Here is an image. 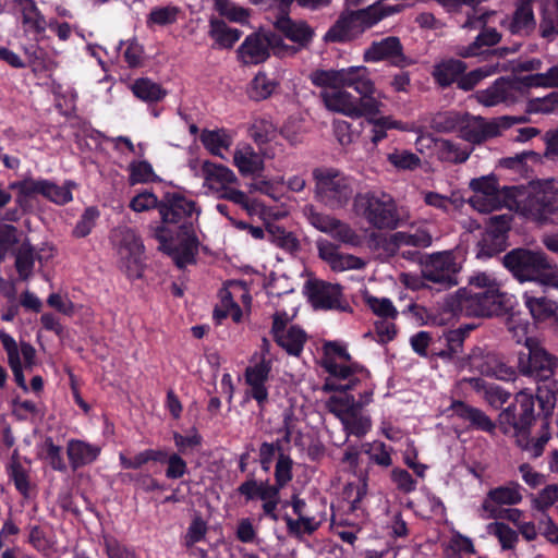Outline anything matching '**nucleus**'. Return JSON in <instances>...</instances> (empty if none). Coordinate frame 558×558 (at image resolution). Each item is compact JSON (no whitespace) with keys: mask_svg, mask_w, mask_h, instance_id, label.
<instances>
[{"mask_svg":"<svg viewBox=\"0 0 558 558\" xmlns=\"http://www.w3.org/2000/svg\"><path fill=\"white\" fill-rule=\"evenodd\" d=\"M508 294L497 278L486 271L473 274L468 287L460 288L450 299L451 311L469 317H492L506 308Z\"/></svg>","mask_w":558,"mask_h":558,"instance_id":"f257e3e1","label":"nucleus"},{"mask_svg":"<svg viewBox=\"0 0 558 558\" xmlns=\"http://www.w3.org/2000/svg\"><path fill=\"white\" fill-rule=\"evenodd\" d=\"M502 265L520 283L535 282L543 288L558 287L555 267L541 250L512 248L502 256Z\"/></svg>","mask_w":558,"mask_h":558,"instance_id":"f03ea898","label":"nucleus"},{"mask_svg":"<svg viewBox=\"0 0 558 558\" xmlns=\"http://www.w3.org/2000/svg\"><path fill=\"white\" fill-rule=\"evenodd\" d=\"M508 208L527 220L546 223L558 214V190L551 184H538L526 190L514 186L506 191Z\"/></svg>","mask_w":558,"mask_h":558,"instance_id":"7ed1b4c3","label":"nucleus"},{"mask_svg":"<svg viewBox=\"0 0 558 558\" xmlns=\"http://www.w3.org/2000/svg\"><path fill=\"white\" fill-rule=\"evenodd\" d=\"M353 211L376 230H396L403 222L393 196L380 190L356 194Z\"/></svg>","mask_w":558,"mask_h":558,"instance_id":"20e7f679","label":"nucleus"},{"mask_svg":"<svg viewBox=\"0 0 558 558\" xmlns=\"http://www.w3.org/2000/svg\"><path fill=\"white\" fill-rule=\"evenodd\" d=\"M315 197L330 209L345 207L353 197V185L349 177L333 168H316Z\"/></svg>","mask_w":558,"mask_h":558,"instance_id":"39448f33","label":"nucleus"},{"mask_svg":"<svg viewBox=\"0 0 558 558\" xmlns=\"http://www.w3.org/2000/svg\"><path fill=\"white\" fill-rule=\"evenodd\" d=\"M519 412L520 433L517 435V445L527 458H538L550 438L548 423H543L537 436L530 437L529 429L535 421L534 398L526 393H519L515 397Z\"/></svg>","mask_w":558,"mask_h":558,"instance_id":"423d86ee","label":"nucleus"},{"mask_svg":"<svg viewBox=\"0 0 558 558\" xmlns=\"http://www.w3.org/2000/svg\"><path fill=\"white\" fill-rule=\"evenodd\" d=\"M269 49L275 54H293L298 51L294 47H288L282 39L274 33H256L247 36L239 47V56L245 64H258L269 57Z\"/></svg>","mask_w":558,"mask_h":558,"instance_id":"0eeeda50","label":"nucleus"},{"mask_svg":"<svg viewBox=\"0 0 558 558\" xmlns=\"http://www.w3.org/2000/svg\"><path fill=\"white\" fill-rule=\"evenodd\" d=\"M326 407L341 421L344 430L350 435L362 437L372 426L371 417L363 413L361 404H355L353 396H331Z\"/></svg>","mask_w":558,"mask_h":558,"instance_id":"6e6552de","label":"nucleus"},{"mask_svg":"<svg viewBox=\"0 0 558 558\" xmlns=\"http://www.w3.org/2000/svg\"><path fill=\"white\" fill-rule=\"evenodd\" d=\"M525 349L526 352L519 355L520 373L539 380L551 377L558 366V357L547 352L535 338H526Z\"/></svg>","mask_w":558,"mask_h":558,"instance_id":"1a4fd4ad","label":"nucleus"},{"mask_svg":"<svg viewBox=\"0 0 558 558\" xmlns=\"http://www.w3.org/2000/svg\"><path fill=\"white\" fill-rule=\"evenodd\" d=\"M524 117H501L486 120L480 116L464 114L460 136L472 144H482L500 135L501 129H508L514 123L524 122Z\"/></svg>","mask_w":558,"mask_h":558,"instance_id":"9d476101","label":"nucleus"},{"mask_svg":"<svg viewBox=\"0 0 558 558\" xmlns=\"http://www.w3.org/2000/svg\"><path fill=\"white\" fill-rule=\"evenodd\" d=\"M154 236L159 241V248L171 256L179 268L194 264L198 253V239L193 231L180 232L175 242L169 241V233L165 226H159L154 231Z\"/></svg>","mask_w":558,"mask_h":558,"instance_id":"9b49d317","label":"nucleus"},{"mask_svg":"<svg viewBox=\"0 0 558 558\" xmlns=\"http://www.w3.org/2000/svg\"><path fill=\"white\" fill-rule=\"evenodd\" d=\"M460 369H470L485 376L508 379L513 375L511 367L494 351L476 347L466 356L457 361Z\"/></svg>","mask_w":558,"mask_h":558,"instance_id":"f8f14e48","label":"nucleus"},{"mask_svg":"<svg viewBox=\"0 0 558 558\" xmlns=\"http://www.w3.org/2000/svg\"><path fill=\"white\" fill-rule=\"evenodd\" d=\"M461 270V264L451 251L437 252L429 255L422 275L427 281L440 286L441 289H449L458 286L457 274Z\"/></svg>","mask_w":558,"mask_h":558,"instance_id":"ddd939ff","label":"nucleus"},{"mask_svg":"<svg viewBox=\"0 0 558 558\" xmlns=\"http://www.w3.org/2000/svg\"><path fill=\"white\" fill-rule=\"evenodd\" d=\"M470 186L474 195L470 198L472 207L480 213H488L499 207L508 208V197L506 191L514 186H504L499 189L495 177H482L473 179Z\"/></svg>","mask_w":558,"mask_h":558,"instance_id":"4468645a","label":"nucleus"},{"mask_svg":"<svg viewBox=\"0 0 558 558\" xmlns=\"http://www.w3.org/2000/svg\"><path fill=\"white\" fill-rule=\"evenodd\" d=\"M159 214L165 225H178L181 232L193 231L192 220L199 215L196 203L180 194H167L159 205Z\"/></svg>","mask_w":558,"mask_h":558,"instance_id":"2eb2a0df","label":"nucleus"},{"mask_svg":"<svg viewBox=\"0 0 558 558\" xmlns=\"http://www.w3.org/2000/svg\"><path fill=\"white\" fill-rule=\"evenodd\" d=\"M369 242L375 248L383 247L386 251H393L405 246L425 248L432 245L433 235L424 227H411L407 231H398L389 236L373 232L369 235Z\"/></svg>","mask_w":558,"mask_h":558,"instance_id":"dca6fc26","label":"nucleus"},{"mask_svg":"<svg viewBox=\"0 0 558 558\" xmlns=\"http://www.w3.org/2000/svg\"><path fill=\"white\" fill-rule=\"evenodd\" d=\"M363 59L366 62L388 61L397 68H405L413 61L403 53V47L400 39L396 36H389L378 41H373L364 51Z\"/></svg>","mask_w":558,"mask_h":558,"instance_id":"f3484780","label":"nucleus"},{"mask_svg":"<svg viewBox=\"0 0 558 558\" xmlns=\"http://www.w3.org/2000/svg\"><path fill=\"white\" fill-rule=\"evenodd\" d=\"M521 96L519 82L500 77L486 89L476 92L475 99L485 107H494L499 104H514Z\"/></svg>","mask_w":558,"mask_h":558,"instance_id":"a211bd4d","label":"nucleus"},{"mask_svg":"<svg viewBox=\"0 0 558 558\" xmlns=\"http://www.w3.org/2000/svg\"><path fill=\"white\" fill-rule=\"evenodd\" d=\"M308 299L315 308L341 310V288L339 284H331L322 280H314L307 283Z\"/></svg>","mask_w":558,"mask_h":558,"instance_id":"6ab92c4d","label":"nucleus"},{"mask_svg":"<svg viewBox=\"0 0 558 558\" xmlns=\"http://www.w3.org/2000/svg\"><path fill=\"white\" fill-rule=\"evenodd\" d=\"M204 186L217 194V197L238 183L234 172L223 165L205 161L202 166Z\"/></svg>","mask_w":558,"mask_h":558,"instance_id":"aec40b11","label":"nucleus"},{"mask_svg":"<svg viewBox=\"0 0 558 558\" xmlns=\"http://www.w3.org/2000/svg\"><path fill=\"white\" fill-rule=\"evenodd\" d=\"M522 500V495L520 493V485L518 483H509L505 486H499L494 489H490L486 498L482 504V513L488 514L495 511H500L502 508L500 506H513L518 505Z\"/></svg>","mask_w":558,"mask_h":558,"instance_id":"412c9836","label":"nucleus"},{"mask_svg":"<svg viewBox=\"0 0 558 558\" xmlns=\"http://www.w3.org/2000/svg\"><path fill=\"white\" fill-rule=\"evenodd\" d=\"M450 410L454 416L468 422L470 428L482 430L487 434L495 433L496 424L481 409L472 407L463 401H453L450 405Z\"/></svg>","mask_w":558,"mask_h":558,"instance_id":"4be33fe9","label":"nucleus"},{"mask_svg":"<svg viewBox=\"0 0 558 558\" xmlns=\"http://www.w3.org/2000/svg\"><path fill=\"white\" fill-rule=\"evenodd\" d=\"M270 369V360L263 357L259 363L247 367L245 372V379L250 386L248 393L257 401L260 408L268 400V391L265 387V383L269 377Z\"/></svg>","mask_w":558,"mask_h":558,"instance_id":"5701e85b","label":"nucleus"},{"mask_svg":"<svg viewBox=\"0 0 558 558\" xmlns=\"http://www.w3.org/2000/svg\"><path fill=\"white\" fill-rule=\"evenodd\" d=\"M319 257L325 260L333 271H345L350 269H362L365 262L351 254H342L330 243L318 245Z\"/></svg>","mask_w":558,"mask_h":558,"instance_id":"b1692460","label":"nucleus"},{"mask_svg":"<svg viewBox=\"0 0 558 558\" xmlns=\"http://www.w3.org/2000/svg\"><path fill=\"white\" fill-rule=\"evenodd\" d=\"M364 32L355 11L342 13L326 34V39L333 43L354 39Z\"/></svg>","mask_w":558,"mask_h":558,"instance_id":"393cba45","label":"nucleus"},{"mask_svg":"<svg viewBox=\"0 0 558 558\" xmlns=\"http://www.w3.org/2000/svg\"><path fill=\"white\" fill-rule=\"evenodd\" d=\"M320 97L330 111L342 113L347 117L356 119L359 111L355 106L356 98L347 90L339 89H325L320 93Z\"/></svg>","mask_w":558,"mask_h":558,"instance_id":"a878e982","label":"nucleus"},{"mask_svg":"<svg viewBox=\"0 0 558 558\" xmlns=\"http://www.w3.org/2000/svg\"><path fill=\"white\" fill-rule=\"evenodd\" d=\"M523 301L534 320L558 319V304L547 295H534L531 292H524Z\"/></svg>","mask_w":558,"mask_h":558,"instance_id":"bb28decb","label":"nucleus"},{"mask_svg":"<svg viewBox=\"0 0 558 558\" xmlns=\"http://www.w3.org/2000/svg\"><path fill=\"white\" fill-rule=\"evenodd\" d=\"M233 163L242 175H253L264 169V160L254 148L247 144L234 149Z\"/></svg>","mask_w":558,"mask_h":558,"instance_id":"cd10ccee","label":"nucleus"},{"mask_svg":"<svg viewBox=\"0 0 558 558\" xmlns=\"http://www.w3.org/2000/svg\"><path fill=\"white\" fill-rule=\"evenodd\" d=\"M66 453L72 469L77 470L93 463L100 453V447L72 439L68 442Z\"/></svg>","mask_w":558,"mask_h":558,"instance_id":"c85d7f7f","label":"nucleus"},{"mask_svg":"<svg viewBox=\"0 0 558 558\" xmlns=\"http://www.w3.org/2000/svg\"><path fill=\"white\" fill-rule=\"evenodd\" d=\"M276 28L281 32L288 39L299 44V46H306L313 36V31L303 21H293L288 15H281L275 22Z\"/></svg>","mask_w":558,"mask_h":558,"instance_id":"c756f323","label":"nucleus"},{"mask_svg":"<svg viewBox=\"0 0 558 558\" xmlns=\"http://www.w3.org/2000/svg\"><path fill=\"white\" fill-rule=\"evenodd\" d=\"M23 28L27 33L40 34L46 29V20L33 0H15Z\"/></svg>","mask_w":558,"mask_h":558,"instance_id":"7c9ffc66","label":"nucleus"},{"mask_svg":"<svg viewBox=\"0 0 558 558\" xmlns=\"http://www.w3.org/2000/svg\"><path fill=\"white\" fill-rule=\"evenodd\" d=\"M533 0H521L509 24L512 34L530 35L536 27Z\"/></svg>","mask_w":558,"mask_h":558,"instance_id":"2f4dec72","label":"nucleus"},{"mask_svg":"<svg viewBox=\"0 0 558 558\" xmlns=\"http://www.w3.org/2000/svg\"><path fill=\"white\" fill-rule=\"evenodd\" d=\"M402 10L401 5H390L380 0L365 9L356 10L360 25L365 29L371 28L383 19L396 14Z\"/></svg>","mask_w":558,"mask_h":558,"instance_id":"473e14b6","label":"nucleus"},{"mask_svg":"<svg viewBox=\"0 0 558 558\" xmlns=\"http://www.w3.org/2000/svg\"><path fill=\"white\" fill-rule=\"evenodd\" d=\"M437 158L449 163H463L472 153V148L451 140L439 138L435 141Z\"/></svg>","mask_w":558,"mask_h":558,"instance_id":"72a5a7b5","label":"nucleus"},{"mask_svg":"<svg viewBox=\"0 0 558 558\" xmlns=\"http://www.w3.org/2000/svg\"><path fill=\"white\" fill-rule=\"evenodd\" d=\"M466 70V64L457 59H447L437 63L433 70V77L442 87L450 86L462 76Z\"/></svg>","mask_w":558,"mask_h":558,"instance_id":"f704fd0d","label":"nucleus"},{"mask_svg":"<svg viewBox=\"0 0 558 558\" xmlns=\"http://www.w3.org/2000/svg\"><path fill=\"white\" fill-rule=\"evenodd\" d=\"M501 40V34L496 28H484L469 46H460L456 53L461 58H470L483 53V47H492Z\"/></svg>","mask_w":558,"mask_h":558,"instance_id":"c9c22d12","label":"nucleus"},{"mask_svg":"<svg viewBox=\"0 0 558 558\" xmlns=\"http://www.w3.org/2000/svg\"><path fill=\"white\" fill-rule=\"evenodd\" d=\"M0 341L8 354V362L16 384L23 390L27 391L28 388L26 386L25 377L23 374L21 356L19 353V344L9 333L4 332L3 330H0Z\"/></svg>","mask_w":558,"mask_h":558,"instance_id":"e433bc0d","label":"nucleus"},{"mask_svg":"<svg viewBox=\"0 0 558 558\" xmlns=\"http://www.w3.org/2000/svg\"><path fill=\"white\" fill-rule=\"evenodd\" d=\"M353 87L357 94L376 93V87L365 66H350L344 69L343 87Z\"/></svg>","mask_w":558,"mask_h":558,"instance_id":"4c0bfd02","label":"nucleus"},{"mask_svg":"<svg viewBox=\"0 0 558 558\" xmlns=\"http://www.w3.org/2000/svg\"><path fill=\"white\" fill-rule=\"evenodd\" d=\"M541 36L546 39H554L558 35V0H541Z\"/></svg>","mask_w":558,"mask_h":558,"instance_id":"58836bf2","label":"nucleus"},{"mask_svg":"<svg viewBox=\"0 0 558 558\" xmlns=\"http://www.w3.org/2000/svg\"><path fill=\"white\" fill-rule=\"evenodd\" d=\"M36 259L41 260V256L28 242L16 250L14 265L21 280L27 281L32 277Z\"/></svg>","mask_w":558,"mask_h":558,"instance_id":"ea45409f","label":"nucleus"},{"mask_svg":"<svg viewBox=\"0 0 558 558\" xmlns=\"http://www.w3.org/2000/svg\"><path fill=\"white\" fill-rule=\"evenodd\" d=\"M201 142L213 155L223 158L222 149H229L233 138L226 130H204L201 134Z\"/></svg>","mask_w":558,"mask_h":558,"instance_id":"a19ab883","label":"nucleus"},{"mask_svg":"<svg viewBox=\"0 0 558 558\" xmlns=\"http://www.w3.org/2000/svg\"><path fill=\"white\" fill-rule=\"evenodd\" d=\"M275 340L289 354L299 356L306 341V335L301 328L291 326L286 331L277 333Z\"/></svg>","mask_w":558,"mask_h":558,"instance_id":"79ce46f5","label":"nucleus"},{"mask_svg":"<svg viewBox=\"0 0 558 558\" xmlns=\"http://www.w3.org/2000/svg\"><path fill=\"white\" fill-rule=\"evenodd\" d=\"M132 92L138 99L146 102H157L167 94L158 83L145 77L134 81Z\"/></svg>","mask_w":558,"mask_h":558,"instance_id":"37998d69","label":"nucleus"},{"mask_svg":"<svg viewBox=\"0 0 558 558\" xmlns=\"http://www.w3.org/2000/svg\"><path fill=\"white\" fill-rule=\"evenodd\" d=\"M209 35L219 47L231 48L240 39L241 32L228 27L223 21L211 20Z\"/></svg>","mask_w":558,"mask_h":558,"instance_id":"c03bdc74","label":"nucleus"},{"mask_svg":"<svg viewBox=\"0 0 558 558\" xmlns=\"http://www.w3.org/2000/svg\"><path fill=\"white\" fill-rule=\"evenodd\" d=\"M463 119L464 114L457 111L438 112L433 117L430 126L440 133H450L457 129L461 131Z\"/></svg>","mask_w":558,"mask_h":558,"instance_id":"a18cd8bd","label":"nucleus"},{"mask_svg":"<svg viewBox=\"0 0 558 558\" xmlns=\"http://www.w3.org/2000/svg\"><path fill=\"white\" fill-rule=\"evenodd\" d=\"M114 238L118 241V253L130 254L144 251V246L133 229L122 227L116 230Z\"/></svg>","mask_w":558,"mask_h":558,"instance_id":"49530a36","label":"nucleus"},{"mask_svg":"<svg viewBox=\"0 0 558 558\" xmlns=\"http://www.w3.org/2000/svg\"><path fill=\"white\" fill-rule=\"evenodd\" d=\"M266 232L269 241L288 252H293L299 246V242L293 233L278 225H268Z\"/></svg>","mask_w":558,"mask_h":558,"instance_id":"de8ad7c7","label":"nucleus"},{"mask_svg":"<svg viewBox=\"0 0 558 558\" xmlns=\"http://www.w3.org/2000/svg\"><path fill=\"white\" fill-rule=\"evenodd\" d=\"M283 520L287 523L288 533L296 538H302L304 534L311 535L319 526V522H317L315 518L308 515L294 520L290 515L286 514Z\"/></svg>","mask_w":558,"mask_h":558,"instance_id":"09e8293b","label":"nucleus"},{"mask_svg":"<svg viewBox=\"0 0 558 558\" xmlns=\"http://www.w3.org/2000/svg\"><path fill=\"white\" fill-rule=\"evenodd\" d=\"M380 98L381 94L377 90L376 93L360 94V98L355 100L359 111L357 118L365 117L367 120L380 113V108L383 107Z\"/></svg>","mask_w":558,"mask_h":558,"instance_id":"8fccbe9b","label":"nucleus"},{"mask_svg":"<svg viewBox=\"0 0 558 558\" xmlns=\"http://www.w3.org/2000/svg\"><path fill=\"white\" fill-rule=\"evenodd\" d=\"M343 73L341 70H316L311 74V81L319 87H329L330 89H339L343 87Z\"/></svg>","mask_w":558,"mask_h":558,"instance_id":"3c124183","label":"nucleus"},{"mask_svg":"<svg viewBox=\"0 0 558 558\" xmlns=\"http://www.w3.org/2000/svg\"><path fill=\"white\" fill-rule=\"evenodd\" d=\"M276 85V82L268 78L266 74L258 73L251 82L248 96L256 101L264 100L274 93Z\"/></svg>","mask_w":558,"mask_h":558,"instance_id":"603ef678","label":"nucleus"},{"mask_svg":"<svg viewBox=\"0 0 558 558\" xmlns=\"http://www.w3.org/2000/svg\"><path fill=\"white\" fill-rule=\"evenodd\" d=\"M329 234L337 241L350 245L359 246L362 242L357 232L347 222L336 219Z\"/></svg>","mask_w":558,"mask_h":558,"instance_id":"864d4df0","label":"nucleus"},{"mask_svg":"<svg viewBox=\"0 0 558 558\" xmlns=\"http://www.w3.org/2000/svg\"><path fill=\"white\" fill-rule=\"evenodd\" d=\"M499 71L498 65H484L475 69L458 80V87L463 90L473 89L482 80Z\"/></svg>","mask_w":558,"mask_h":558,"instance_id":"5fc2aeb1","label":"nucleus"},{"mask_svg":"<svg viewBox=\"0 0 558 558\" xmlns=\"http://www.w3.org/2000/svg\"><path fill=\"white\" fill-rule=\"evenodd\" d=\"M387 159L399 170H414L421 166L420 157L405 149H395L387 155Z\"/></svg>","mask_w":558,"mask_h":558,"instance_id":"6e6d98bb","label":"nucleus"},{"mask_svg":"<svg viewBox=\"0 0 558 558\" xmlns=\"http://www.w3.org/2000/svg\"><path fill=\"white\" fill-rule=\"evenodd\" d=\"M487 530L498 538L502 549H511L518 542L515 531L502 522H493L488 524Z\"/></svg>","mask_w":558,"mask_h":558,"instance_id":"4d7b16f0","label":"nucleus"},{"mask_svg":"<svg viewBox=\"0 0 558 558\" xmlns=\"http://www.w3.org/2000/svg\"><path fill=\"white\" fill-rule=\"evenodd\" d=\"M143 253L144 251L121 254L120 264L122 270L130 279L141 278L143 275Z\"/></svg>","mask_w":558,"mask_h":558,"instance_id":"13d9d810","label":"nucleus"},{"mask_svg":"<svg viewBox=\"0 0 558 558\" xmlns=\"http://www.w3.org/2000/svg\"><path fill=\"white\" fill-rule=\"evenodd\" d=\"M73 183H66L65 185H57L46 180L43 196L58 205H64L72 201L71 186Z\"/></svg>","mask_w":558,"mask_h":558,"instance_id":"bf43d9fd","label":"nucleus"},{"mask_svg":"<svg viewBox=\"0 0 558 558\" xmlns=\"http://www.w3.org/2000/svg\"><path fill=\"white\" fill-rule=\"evenodd\" d=\"M275 134V125L264 118L255 119L250 128V135L257 144H265L271 141Z\"/></svg>","mask_w":558,"mask_h":558,"instance_id":"052dcab7","label":"nucleus"},{"mask_svg":"<svg viewBox=\"0 0 558 558\" xmlns=\"http://www.w3.org/2000/svg\"><path fill=\"white\" fill-rule=\"evenodd\" d=\"M46 180L25 179L23 181L12 183L10 187L17 190V202L22 203L24 198L32 197L37 194L43 195Z\"/></svg>","mask_w":558,"mask_h":558,"instance_id":"680f3d73","label":"nucleus"},{"mask_svg":"<svg viewBox=\"0 0 558 558\" xmlns=\"http://www.w3.org/2000/svg\"><path fill=\"white\" fill-rule=\"evenodd\" d=\"M130 169V183L132 185L136 183H147L155 179V173L151 165L146 161H133L129 166Z\"/></svg>","mask_w":558,"mask_h":558,"instance_id":"e2e57ef3","label":"nucleus"},{"mask_svg":"<svg viewBox=\"0 0 558 558\" xmlns=\"http://www.w3.org/2000/svg\"><path fill=\"white\" fill-rule=\"evenodd\" d=\"M215 9L220 15L227 17L232 22H245L248 17V13L245 9L235 5L229 0H215Z\"/></svg>","mask_w":558,"mask_h":558,"instance_id":"0e129e2a","label":"nucleus"},{"mask_svg":"<svg viewBox=\"0 0 558 558\" xmlns=\"http://www.w3.org/2000/svg\"><path fill=\"white\" fill-rule=\"evenodd\" d=\"M367 122L373 125L371 141L377 144L387 136V130L399 129V122L392 120L390 117L368 118Z\"/></svg>","mask_w":558,"mask_h":558,"instance_id":"69168bd1","label":"nucleus"},{"mask_svg":"<svg viewBox=\"0 0 558 558\" xmlns=\"http://www.w3.org/2000/svg\"><path fill=\"white\" fill-rule=\"evenodd\" d=\"M292 459L280 452L275 466V484L283 488L292 480Z\"/></svg>","mask_w":558,"mask_h":558,"instance_id":"338daca9","label":"nucleus"},{"mask_svg":"<svg viewBox=\"0 0 558 558\" xmlns=\"http://www.w3.org/2000/svg\"><path fill=\"white\" fill-rule=\"evenodd\" d=\"M98 217L99 211L95 207L86 208L73 230V235L76 238H85L88 235Z\"/></svg>","mask_w":558,"mask_h":558,"instance_id":"774afa93","label":"nucleus"}]
</instances>
